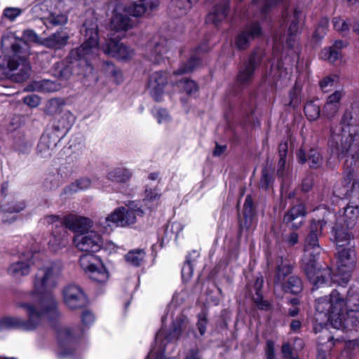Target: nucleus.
<instances>
[{"instance_id": "obj_1", "label": "nucleus", "mask_w": 359, "mask_h": 359, "mask_svg": "<svg viewBox=\"0 0 359 359\" xmlns=\"http://www.w3.org/2000/svg\"><path fill=\"white\" fill-rule=\"evenodd\" d=\"M330 215L331 212L326 208H317L314 212L309 233L305 239L302 261L309 280L316 288L323 287L324 285L329 286L332 282L339 285L346 283L351 277L355 262V253L352 248H338L337 269L333 276L330 277V269L316 268V261L322 251L318 238L321 236L322 230Z\"/></svg>"}, {"instance_id": "obj_2", "label": "nucleus", "mask_w": 359, "mask_h": 359, "mask_svg": "<svg viewBox=\"0 0 359 359\" xmlns=\"http://www.w3.org/2000/svg\"><path fill=\"white\" fill-rule=\"evenodd\" d=\"M316 307L315 318L320 325L323 326L329 322L335 329L345 327L348 312L359 309V290L355 293L350 291L346 301L337 290H333L329 298L318 299Z\"/></svg>"}, {"instance_id": "obj_3", "label": "nucleus", "mask_w": 359, "mask_h": 359, "mask_svg": "<svg viewBox=\"0 0 359 359\" xmlns=\"http://www.w3.org/2000/svg\"><path fill=\"white\" fill-rule=\"evenodd\" d=\"M65 224L69 230L77 233L73 242L79 250L96 252L102 249V236L93 228V223L89 218L68 216L65 219Z\"/></svg>"}, {"instance_id": "obj_4", "label": "nucleus", "mask_w": 359, "mask_h": 359, "mask_svg": "<svg viewBox=\"0 0 359 359\" xmlns=\"http://www.w3.org/2000/svg\"><path fill=\"white\" fill-rule=\"evenodd\" d=\"M343 128L338 132H332L329 146L331 158H342L350 151L353 147L354 137L358 133L359 124L350 111H346L341 120Z\"/></svg>"}, {"instance_id": "obj_5", "label": "nucleus", "mask_w": 359, "mask_h": 359, "mask_svg": "<svg viewBox=\"0 0 359 359\" xmlns=\"http://www.w3.org/2000/svg\"><path fill=\"white\" fill-rule=\"evenodd\" d=\"M82 32L84 36L83 44L78 48L72 50L70 53L71 62L79 61L78 65H83L86 67V72H80L79 74L87 76L88 73H91L93 68L88 61L94 57L98 51V34L97 25L95 21H86L83 25Z\"/></svg>"}, {"instance_id": "obj_6", "label": "nucleus", "mask_w": 359, "mask_h": 359, "mask_svg": "<svg viewBox=\"0 0 359 359\" xmlns=\"http://www.w3.org/2000/svg\"><path fill=\"white\" fill-rule=\"evenodd\" d=\"M187 329V319L183 316L177 317L173 322L169 333L163 330L157 333L155 345L147 359H177L175 357H167L166 346L169 343L172 344L177 341L180 337L182 332Z\"/></svg>"}, {"instance_id": "obj_7", "label": "nucleus", "mask_w": 359, "mask_h": 359, "mask_svg": "<svg viewBox=\"0 0 359 359\" xmlns=\"http://www.w3.org/2000/svg\"><path fill=\"white\" fill-rule=\"evenodd\" d=\"M144 211L135 201L129 202L126 207L115 209L110 215L99 221V228L104 231H111L114 226H126L135 224L137 217H142Z\"/></svg>"}, {"instance_id": "obj_8", "label": "nucleus", "mask_w": 359, "mask_h": 359, "mask_svg": "<svg viewBox=\"0 0 359 359\" xmlns=\"http://www.w3.org/2000/svg\"><path fill=\"white\" fill-rule=\"evenodd\" d=\"M22 40L13 32H7L1 39V48L5 57L0 56V69L11 73L19 67L22 61Z\"/></svg>"}, {"instance_id": "obj_9", "label": "nucleus", "mask_w": 359, "mask_h": 359, "mask_svg": "<svg viewBox=\"0 0 359 359\" xmlns=\"http://www.w3.org/2000/svg\"><path fill=\"white\" fill-rule=\"evenodd\" d=\"M285 18L290 22L285 43H283L284 39L281 36L276 34L273 37V49L276 52L282 49L287 52L291 51L288 54L292 55L295 53L294 49L298 46L297 35L303 25L304 15L301 11L295 10L290 16L287 14Z\"/></svg>"}, {"instance_id": "obj_10", "label": "nucleus", "mask_w": 359, "mask_h": 359, "mask_svg": "<svg viewBox=\"0 0 359 359\" xmlns=\"http://www.w3.org/2000/svg\"><path fill=\"white\" fill-rule=\"evenodd\" d=\"M25 309L27 319L24 321V329L26 330L34 329L46 317L51 319L58 316L57 303L52 296L43 299L40 304L28 305Z\"/></svg>"}, {"instance_id": "obj_11", "label": "nucleus", "mask_w": 359, "mask_h": 359, "mask_svg": "<svg viewBox=\"0 0 359 359\" xmlns=\"http://www.w3.org/2000/svg\"><path fill=\"white\" fill-rule=\"evenodd\" d=\"M132 17V8L128 3L117 4L111 19V37L121 38L126 31L132 29L135 24Z\"/></svg>"}, {"instance_id": "obj_12", "label": "nucleus", "mask_w": 359, "mask_h": 359, "mask_svg": "<svg viewBox=\"0 0 359 359\" xmlns=\"http://www.w3.org/2000/svg\"><path fill=\"white\" fill-rule=\"evenodd\" d=\"M80 266L85 274L92 280L105 283L109 274L101 259L92 254L83 255L79 259Z\"/></svg>"}, {"instance_id": "obj_13", "label": "nucleus", "mask_w": 359, "mask_h": 359, "mask_svg": "<svg viewBox=\"0 0 359 359\" xmlns=\"http://www.w3.org/2000/svg\"><path fill=\"white\" fill-rule=\"evenodd\" d=\"M44 13L42 17L46 25H63L67 22L65 3L61 0H45L41 6Z\"/></svg>"}, {"instance_id": "obj_14", "label": "nucleus", "mask_w": 359, "mask_h": 359, "mask_svg": "<svg viewBox=\"0 0 359 359\" xmlns=\"http://www.w3.org/2000/svg\"><path fill=\"white\" fill-rule=\"evenodd\" d=\"M200 64V60L198 57L193 56L187 62V63L182 64L180 67L173 72V74L170 76V82L172 83L176 81L177 89L173 91H181L184 90L188 95L195 94L198 90V87L194 81H189L187 79H182L180 81H177L178 76L184 74H187L192 72L197 66Z\"/></svg>"}, {"instance_id": "obj_15", "label": "nucleus", "mask_w": 359, "mask_h": 359, "mask_svg": "<svg viewBox=\"0 0 359 359\" xmlns=\"http://www.w3.org/2000/svg\"><path fill=\"white\" fill-rule=\"evenodd\" d=\"M57 264H48L37 274L35 287L39 290H48L56 284V279L60 272Z\"/></svg>"}, {"instance_id": "obj_16", "label": "nucleus", "mask_w": 359, "mask_h": 359, "mask_svg": "<svg viewBox=\"0 0 359 359\" xmlns=\"http://www.w3.org/2000/svg\"><path fill=\"white\" fill-rule=\"evenodd\" d=\"M64 302L71 310L83 307L87 303L86 296L83 290L76 285H69L63 290Z\"/></svg>"}, {"instance_id": "obj_17", "label": "nucleus", "mask_w": 359, "mask_h": 359, "mask_svg": "<svg viewBox=\"0 0 359 359\" xmlns=\"http://www.w3.org/2000/svg\"><path fill=\"white\" fill-rule=\"evenodd\" d=\"M75 121V116L69 111L65 110L56 116L49 127L55 133L64 137Z\"/></svg>"}, {"instance_id": "obj_18", "label": "nucleus", "mask_w": 359, "mask_h": 359, "mask_svg": "<svg viewBox=\"0 0 359 359\" xmlns=\"http://www.w3.org/2000/svg\"><path fill=\"white\" fill-rule=\"evenodd\" d=\"M116 38L111 37L109 41L104 48V52L118 60H127L134 55V50L122 43L116 41Z\"/></svg>"}, {"instance_id": "obj_19", "label": "nucleus", "mask_w": 359, "mask_h": 359, "mask_svg": "<svg viewBox=\"0 0 359 359\" xmlns=\"http://www.w3.org/2000/svg\"><path fill=\"white\" fill-rule=\"evenodd\" d=\"M165 84H168L166 73L156 72L150 76L148 83V90L150 95L156 101L161 100L164 93Z\"/></svg>"}, {"instance_id": "obj_20", "label": "nucleus", "mask_w": 359, "mask_h": 359, "mask_svg": "<svg viewBox=\"0 0 359 359\" xmlns=\"http://www.w3.org/2000/svg\"><path fill=\"white\" fill-rule=\"evenodd\" d=\"M170 44L165 39L156 42L147 53V58L152 62L158 64L169 57Z\"/></svg>"}, {"instance_id": "obj_21", "label": "nucleus", "mask_w": 359, "mask_h": 359, "mask_svg": "<svg viewBox=\"0 0 359 359\" xmlns=\"http://www.w3.org/2000/svg\"><path fill=\"white\" fill-rule=\"evenodd\" d=\"M261 34V28L257 23L246 27L244 30L237 36L235 41L236 46L243 50L246 48L251 41Z\"/></svg>"}, {"instance_id": "obj_22", "label": "nucleus", "mask_w": 359, "mask_h": 359, "mask_svg": "<svg viewBox=\"0 0 359 359\" xmlns=\"http://www.w3.org/2000/svg\"><path fill=\"white\" fill-rule=\"evenodd\" d=\"M351 228L344 226L343 224L337 222L332 229L333 241L338 248H343L350 244L353 239V235L350 229Z\"/></svg>"}, {"instance_id": "obj_23", "label": "nucleus", "mask_w": 359, "mask_h": 359, "mask_svg": "<svg viewBox=\"0 0 359 359\" xmlns=\"http://www.w3.org/2000/svg\"><path fill=\"white\" fill-rule=\"evenodd\" d=\"M229 8V0H220L207 16V23L217 26L226 19Z\"/></svg>"}, {"instance_id": "obj_24", "label": "nucleus", "mask_w": 359, "mask_h": 359, "mask_svg": "<svg viewBox=\"0 0 359 359\" xmlns=\"http://www.w3.org/2000/svg\"><path fill=\"white\" fill-rule=\"evenodd\" d=\"M128 4L132 8L133 16L140 17L156 10L159 6L160 1L159 0H138Z\"/></svg>"}, {"instance_id": "obj_25", "label": "nucleus", "mask_w": 359, "mask_h": 359, "mask_svg": "<svg viewBox=\"0 0 359 359\" xmlns=\"http://www.w3.org/2000/svg\"><path fill=\"white\" fill-rule=\"evenodd\" d=\"M344 95V93L342 90H336L329 95L323 109V115L327 118L333 117L339 109L340 101Z\"/></svg>"}, {"instance_id": "obj_26", "label": "nucleus", "mask_w": 359, "mask_h": 359, "mask_svg": "<svg viewBox=\"0 0 359 359\" xmlns=\"http://www.w3.org/2000/svg\"><path fill=\"white\" fill-rule=\"evenodd\" d=\"M306 215L304 205L299 203L293 206L285 215L284 222L290 224L292 228L297 229L302 224V219Z\"/></svg>"}, {"instance_id": "obj_27", "label": "nucleus", "mask_w": 359, "mask_h": 359, "mask_svg": "<svg viewBox=\"0 0 359 359\" xmlns=\"http://www.w3.org/2000/svg\"><path fill=\"white\" fill-rule=\"evenodd\" d=\"M259 61V57L252 55L248 62L240 69L237 76L238 82L241 84L250 83L254 76V71Z\"/></svg>"}, {"instance_id": "obj_28", "label": "nucleus", "mask_w": 359, "mask_h": 359, "mask_svg": "<svg viewBox=\"0 0 359 359\" xmlns=\"http://www.w3.org/2000/svg\"><path fill=\"white\" fill-rule=\"evenodd\" d=\"M68 39V33L64 30H61L48 38L42 39L41 44L47 48L60 49L67 45Z\"/></svg>"}, {"instance_id": "obj_29", "label": "nucleus", "mask_w": 359, "mask_h": 359, "mask_svg": "<svg viewBox=\"0 0 359 359\" xmlns=\"http://www.w3.org/2000/svg\"><path fill=\"white\" fill-rule=\"evenodd\" d=\"M358 215V207L348 205L344 208L343 214L340 215L337 222L344 223L347 227L353 228L357 222Z\"/></svg>"}, {"instance_id": "obj_30", "label": "nucleus", "mask_w": 359, "mask_h": 359, "mask_svg": "<svg viewBox=\"0 0 359 359\" xmlns=\"http://www.w3.org/2000/svg\"><path fill=\"white\" fill-rule=\"evenodd\" d=\"M346 46L345 42L337 41L332 46L323 48L320 57L323 60L334 62L340 57V50Z\"/></svg>"}, {"instance_id": "obj_31", "label": "nucleus", "mask_w": 359, "mask_h": 359, "mask_svg": "<svg viewBox=\"0 0 359 359\" xmlns=\"http://www.w3.org/2000/svg\"><path fill=\"white\" fill-rule=\"evenodd\" d=\"M64 84L53 81L50 80H43L40 81H34L31 87L27 88V90H39L44 93H53L58 91Z\"/></svg>"}, {"instance_id": "obj_32", "label": "nucleus", "mask_w": 359, "mask_h": 359, "mask_svg": "<svg viewBox=\"0 0 359 359\" xmlns=\"http://www.w3.org/2000/svg\"><path fill=\"white\" fill-rule=\"evenodd\" d=\"M69 243V233L67 231L62 228L58 231V234L53 235L49 241L50 248L53 252H57L65 248Z\"/></svg>"}, {"instance_id": "obj_33", "label": "nucleus", "mask_w": 359, "mask_h": 359, "mask_svg": "<svg viewBox=\"0 0 359 359\" xmlns=\"http://www.w3.org/2000/svg\"><path fill=\"white\" fill-rule=\"evenodd\" d=\"M161 196V191L157 188L147 187L143 201L149 208H156Z\"/></svg>"}, {"instance_id": "obj_34", "label": "nucleus", "mask_w": 359, "mask_h": 359, "mask_svg": "<svg viewBox=\"0 0 359 359\" xmlns=\"http://www.w3.org/2000/svg\"><path fill=\"white\" fill-rule=\"evenodd\" d=\"M76 338V334L73 333L72 329L69 327H63L58 332V339L61 349L62 350V355H67L69 353H66L65 349L69 344L71 345L74 339Z\"/></svg>"}, {"instance_id": "obj_35", "label": "nucleus", "mask_w": 359, "mask_h": 359, "mask_svg": "<svg viewBox=\"0 0 359 359\" xmlns=\"http://www.w3.org/2000/svg\"><path fill=\"white\" fill-rule=\"evenodd\" d=\"M199 257V252L194 250L187 257L185 264L182 269V277L184 281H188L192 276L194 269L193 263Z\"/></svg>"}, {"instance_id": "obj_36", "label": "nucleus", "mask_w": 359, "mask_h": 359, "mask_svg": "<svg viewBox=\"0 0 359 359\" xmlns=\"http://www.w3.org/2000/svg\"><path fill=\"white\" fill-rule=\"evenodd\" d=\"M269 76L273 82L277 83L279 81H287L289 80L290 72L286 68L277 65L271 67Z\"/></svg>"}, {"instance_id": "obj_37", "label": "nucleus", "mask_w": 359, "mask_h": 359, "mask_svg": "<svg viewBox=\"0 0 359 359\" xmlns=\"http://www.w3.org/2000/svg\"><path fill=\"white\" fill-rule=\"evenodd\" d=\"M48 136H41L37 147L38 155L41 158H48L52 156L55 151V142L54 140L50 146H48Z\"/></svg>"}, {"instance_id": "obj_38", "label": "nucleus", "mask_w": 359, "mask_h": 359, "mask_svg": "<svg viewBox=\"0 0 359 359\" xmlns=\"http://www.w3.org/2000/svg\"><path fill=\"white\" fill-rule=\"evenodd\" d=\"M132 176V172L126 168H116L108 173V179L116 182H126Z\"/></svg>"}, {"instance_id": "obj_39", "label": "nucleus", "mask_w": 359, "mask_h": 359, "mask_svg": "<svg viewBox=\"0 0 359 359\" xmlns=\"http://www.w3.org/2000/svg\"><path fill=\"white\" fill-rule=\"evenodd\" d=\"M65 102L62 99L53 98L50 100L46 105V112L49 114L56 115L62 114Z\"/></svg>"}, {"instance_id": "obj_40", "label": "nucleus", "mask_w": 359, "mask_h": 359, "mask_svg": "<svg viewBox=\"0 0 359 359\" xmlns=\"http://www.w3.org/2000/svg\"><path fill=\"white\" fill-rule=\"evenodd\" d=\"M282 285L287 292L298 294L302 290V280L297 276H290Z\"/></svg>"}, {"instance_id": "obj_41", "label": "nucleus", "mask_w": 359, "mask_h": 359, "mask_svg": "<svg viewBox=\"0 0 359 359\" xmlns=\"http://www.w3.org/2000/svg\"><path fill=\"white\" fill-rule=\"evenodd\" d=\"M20 210L21 208L20 205L10 206L9 205H3L1 206L3 221L8 223L14 222L16 219V215L15 214L20 211Z\"/></svg>"}, {"instance_id": "obj_42", "label": "nucleus", "mask_w": 359, "mask_h": 359, "mask_svg": "<svg viewBox=\"0 0 359 359\" xmlns=\"http://www.w3.org/2000/svg\"><path fill=\"white\" fill-rule=\"evenodd\" d=\"M291 271L292 267L290 264H288L286 261L281 259L280 264H279L278 266V269L276 274V284L283 285L285 278L286 276L291 273Z\"/></svg>"}, {"instance_id": "obj_43", "label": "nucleus", "mask_w": 359, "mask_h": 359, "mask_svg": "<svg viewBox=\"0 0 359 359\" xmlns=\"http://www.w3.org/2000/svg\"><path fill=\"white\" fill-rule=\"evenodd\" d=\"M264 280L262 278H257L255 283V290H256V297H254V300L257 306L261 309H267L269 304L267 302L262 300V296L261 294V289L262 287Z\"/></svg>"}, {"instance_id": "obj_44", "label": "nucleus", "mask_w": 359, "mask_h": 359, "mask_svg": "<svg viewBox=\"0 0 359 359\" xmlns=\"http://www.w3.org/2000/svg\"><path fill=\"white\" fill-rule=\"evenodd\" d=\"M285 0H253L252 6L259 9L261 13L266 14L276 4Z\"/></svg>"}, {"instance_id": "obj_45", "label": "nucleus", "mask_w": 359, "mask_h": 359, "mask_svg": "<svg viewBox=\"0 0 359 359\" xmlns=\"http://www.w3.org/2000/svg\"><path fill=\"white\" fill-rule=\"evenodd\" d=\"M145 253L142 250H132L128 252L125 257L128 263L133 266H137L143 261Z\"/></svg>"}, {"instance_id": "obj_46", "label": "nucleus", "mask_w": 359, "mask_h": 359, "mask_svg": "<svg viewBox=\"0 0 359 359\" xmlns=\"http://www.w3.org/2000/svg\"><path fill=\"white\" fill-rule=\"evenodd\" d=\"M91 186V180L87 177H83L76 180L74 183L70 184L67 189L70 192H76L79 191L86 190Z\"/></svg>"}, {"instance_id": "obj_47", "label": "nucleus", "mask_w": 359, "mask_h": 359, "mask_svg": "<svg viewBox=\"0 0 359 359\" xmlns=\"http://www.w3.org/2000/svg\"><path fill=\"white\" fill-rule=\"evenodd\" d=\"M304 112L309 120H316L320 116V107L313 102H309L305 105Z\"/></svg>"}, {"instance_id": "obj_48", "label": "nucleus", "mask_w": 359, "mask_h": 359, "mask_svg": "<svg viewBox=\"0 0 359 359\" xmlns=\"http://www.w3.org/2000/svg\"><path fill=\"white\" fill-rule=\"evenodd\" d=\"M8 275L16 280H20L22 276V262L19 260L11 264L8 269Z\"/></svg>"}, {"instance_id": "obj_49", "label": "nucleus", "mask_w": 359, "mask_h": 359, "mask_svg": "<svg viewBox=\"0 0 359 359\" xmlns=\"http://www.w3.org/2000/svg\"><path fill=\"white\" fill-rule=\"evenodd\" d=\"M287 151V145L286 143H283L279 145V155L280 160L278 162V175L280 176L283 175V168L285 165V157Z\"/></svg>"}, {"instance_id": "obj_50", "label": "nucleus", "mask_w": 359, "mask_h": 359, "mask_svg": "<svg viewBox=\"0 0 359 359\" xmlns=\"http://www.w3.org/2000/svg\"><path fill=\"white\" fill-rule=\"evenodd\" d=\"M332 23L334 29L339 32L346 34L349 30V23H348L346 20L340 17L334 18Z\"/></svg>"}, {"instance_id": "obj_51", "label": "nucleus", "mask_w": 359, "mask_h": 359, "mask_svg": "<svg viewBox=\"0 0 359 359\" xmlns=\"http://www.w3.org/2000/svg\"><path fill=\"white\" fill-rule=\"evenodd\" d=\"M338 78L337 76H328L324 78L320 82L321 90L324 92L330 91L337 82Z\"/></svg>"}, {"instance_id": "obj_52", "label": "nucleus", "mask_w": 359, "mask_h": 359, "mask_svg": "<svg viewBox=\"0 0 359 359\" xmlns=\"http://www.w3.org/2000/svg\"><path fill=\"white\" fill-rule=\"evenodd\" d=\"M1 319L7 329V331L20 327L22 323L21 320L19 318L5 316L1 318Z\"/></svg>"}, {"instance_id": "obj_53", "label": "nucleus", "mask_w": 359, "mask_h": 359, "mask_svg": "<svg viewBox=\"0 0 359 359\" xmlns=\"http://www.w3.org/2000/svg\"><path fill=\"white\" fill-rule=\"evenodd\" d=\"M22 11L17 7H7L4 10L3 17L10 21H13L21 15Z\"/></svg>"}, {"instance_id": "obj_54", "label": "nucleus", "mask_w": 359, "mask_h": 359, "mask_svg": "<svg viewBox=\"0 0 359 359\" xmlns=\"http://www.w3.org/2000/svg\"><path fill=\"white\" fill-rule=\"evenodd\" d=\"M329 22L327 18H323L318 27H317L316 30L313 33V37L316 39H322L326 34L327 27H328Z\"/></svg>"}, {"instance_id": "obj_55", "label": "nucleus", "mask_w": 359, "mask_h": 359, "mask_svg": "<svg viewBox=\"0 0 359 359\" xmlns=\"http://www.w3.org/2000/svg\"><path fill=\"white\" fill-rule=\"evenodd\" d=\"M72 75V69L69 67H62L58 73L55 74V76L60 81V83L66 85V82Z\"/></svg>"}, {"instance_id": "obj_56", "label": "nucleus", "mask_w": 359, "mask_h": 359, "mask_svg": "<svg viewBox=\"0 0 359 359\" xmlns=\"http://www.w3.org/2000/svg\"><path fill=\"white\" fill-rule=\"evenodd\" d=\"M154 116L159 124H167L171 119L168 112L163 109H156L154 112Z\"/></svg>"}, {"instance_id": "obj_57", "label": "nucleus", "mask_w": 359, "mask_h": 359, "mask_svg": "<svg viewBox=\"0 0 359 359\" xmlns=\"http://www.w3.org/2000/svg\"><path fill=\"white\" fill-rule=\"evenodd\" d=\"M308 161L311 167L318 168L321 164L322 158L318 151L312 149L309 152Z\"/></svg>"}, {"instance_id": "obj_58", "label": "nucleus", "mask_w": 359, "mask_h": 359, "mask_svg": "<svg viewBox=\"0 0 359 359\" xmlns=\"http://www.w3.org/2000/svg\"><path fill=\"white\" fill-rule=\"evenodd\" d=\"M42 136H48V142L46 144L48 146H50L51 142L54 140L55 142V149L56 148L57 144L60 142V140L63 138L59 136L57 134L55 133L54 130H52L50 128H48L46 132L43 134Z\"/></svg>"}, {"instance_id": "obj_59", "label": "nucleus", "mask_w": 359, "mask_h": 359, "mask_svg": "<svg viewBox=\"0 0 359 359\" xmlns=\"http://www.w3.org/2000/svg\"><path fill=\"white\" fill-rule=\"evenodd\" d=\"M208 324L207 316L205 313H201L198 315V322H197V329L199 332L201 336L205 334L206 331V327Z\"/></svg>"}, {"instance_id": "obj_60", "label": "nucleus", "mask_w": 359, "mask_h": 359, "mask_svg": "<svg viewBox=\"0 0 359 359\" xmlns=\"http://www.w3.org/2000/svg\"><path fill=\"white\" fill-rule=\"evenodd\" d=\"M41 102L40 97L35 94H30L24 97V103L31 107H36Z\"/></svg>"}, {"instance_id": "obj_61", "label": "nucleus", "mask_w": 359, "mask_h": 359, "mask_svg": "<svg viewBox=\"0 0 359 359\" xmlns=\"http://www.w3.org/2000/svg\"><path fill=\"white\" fill-rule=\"evenodd\" d=\"M253 212V202L250 196H248L245 200L243 214L245 217H250Z\"/></svg>"}, {"instance_id": "obj_62", "label": "nucleus", "mask_w": 359, "mask_h": 359, "mask_svg": "<svg viewBox=\"0 0 359 359\" xmlns=\"http://www.w3.org/2000/svg\"><path fill=\"white\" fill-rule=\"evenodd\" d=\"M27 40L28 41L31 42H35L41 44V42L42 41L41 39H40L38 35L32 32V30H26L24 32V41Z\"/></svg>"}, {"instance_id": "obj_63", "label": "nucleus", "mask_w": 359, "mask_h": 359, "mask_svg": "<svg viewBox=\"0 0 359 359\" xmlns=\"http://www.w3.org/2000/svg\"><path fill=\"white\" fill-rule=\"evenodd\" d=\"M81 319L83 324L86 326L93 324L95 321V317L93 314L88 311H86L83 313Z\"/></svg>"}, {"instance_id": "obj_64", "label": "nucleus", "mask_w": 359, "mask_h": 359, "mask_svg": "<svg viewBox=\"0 0 359 359\" xmlns=\"http://www.w3.org/2000/svg\"><path fill=\"white\" fill-rule=\"evenodd\" d=\"M271 183V177L268 173L264 172L260 180V187L263 189H268Z\"/></svg>"}]
</instances>
